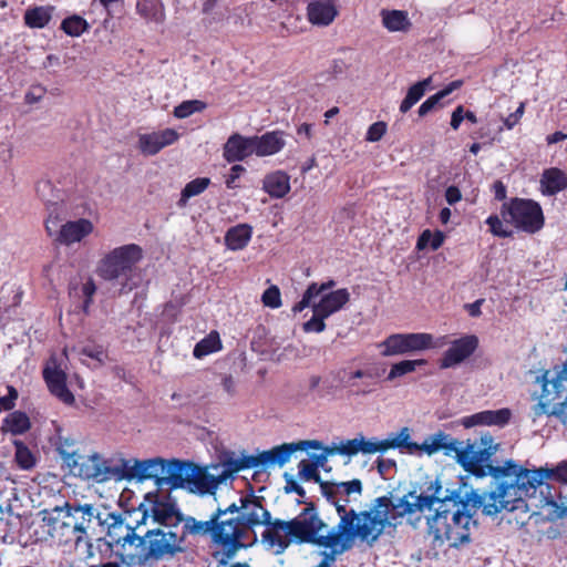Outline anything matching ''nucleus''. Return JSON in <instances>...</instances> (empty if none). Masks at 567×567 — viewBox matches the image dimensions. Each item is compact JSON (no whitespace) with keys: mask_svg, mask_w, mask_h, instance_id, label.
<instances>
[{"mask_svg":"<svg viewBox=\"0 0 567 567\" xmlns=\"http://www.w3.org/2000/svg\"><path fill=\"white\" fill-rule=\"evenodd\" d=\"M221 348L219 334L216 331L210 332L207 337L196 343L193 354L197 359H202Z\"/></svg>","mask_w":567,"mask_h":567,"instance_id":"obj_39","label":"nucleus"},{"mask_svg":"<svg viewBox=\"0 0 567 567\" xmlns=\"http://www.w3.org/2000/svg\"><path fill=\"white\" fill-rule=\"evenodd\" d=\"M186 550L184 537L179 535L178 529L146 527V530L140 534L136 551H123L121 561L127 567H143L154 561L173 559Z\"/></svg>","mask_w":567,"mask_h":567,"instance_id":"obj_5","label":"nucleus"},{"mask_svg":"<svg viewBox=\"0 0 567 567\" xmlns=\"http://www.w3.org/2000/svg\"><path fill=\"white\" fill-rule=\"evenodd\" d=\"M69 517L66 515L64 516V520L61 525V528L58 530L56 536H54L55 539L60 544L68 545L71 543L75 544V538L79 536L78 532L73 529V523L68 520Z\"/></svg>","mask_w":567,"mask_h":567,"instance_id":"obj_51","label":"nucleus"},{"mask_svg":"<svg viewBox=\"0 0 567 567\" xmlns=\"http://www.w3.org/2000/svg\"><path fill=\"white\" fill-rule=\"evenodd\" d=\"M142 257V248L138 245L121 246L101 260L97 274L113 286H118L120 293H126L138 286L140 275L136 264Z\"/></svg>","mask_w":567,"mask_h":567,"instance_id":"obj_7","label":"nucleus"},{"mask_svg":"<svg viewBox=\"0 0 567 567\" xmlns=\"http://www.w3.org/2000/svg\"><path fill=\"white\" fill-rule=\"evenodd\" d=\"M316 473H318V468L316 465H312L311 463H308L306 460H302L299 463V472H298V478L301 481H310Z\"/></svg>","mask_w":567,"mask_h":567,"instance_id":"obj_60","label":"nucleus"},{"mask_svg":"<svg viewBox=\"0 0 567 567\" xmlns=\"http://www.w3.org/2000/svg\"><path fill=\"white\" fill-rule=\"evenodd\" d=\"M51 11L52 8L50 7H35L33 9H28L24 13V23L29 28L42 29L50 22Z\"/></svg>","mask_w":567,"mask_h":567,"instance_id":"obj_37","label":"nucleus"},{"mask_svg":"<svg viewBox=\"0 0 567 567\" xmlns=\"http://www.w3.org/2000/svg\"><path fill=\"white\" fill-rule=\"evenodd\" d=\"M255 154L252 136L231 134L223 147V156L228 163L241 162Z\"/></svg>","mask_w":567,"mask_h":567,"instance_id":"obj_21","label":"nucleus"},{"mask_svg":"<svg viewBox=\"0 0 567 567\" xmlns=\"http://www.w3.org/2000/svg\"><path fill=\"white\" fill-rule=\"evenodd\" d=\"M303 501H298V504ZM306 504V502H305ZM290 540L295 544L324 545L327 537L320 532L327 528V524L319 517L313 503H307V507L295 518L288 520Z\"/></svg>","mask_w":567,"mask_h":567,"instance_id":"obj_13","label":"nucleus"},{"mask_svg":"<svg viewBox=\"0 0 567 567\" xmlns=\"http://www.w3.org/2000/svg\"><path fill=\"white\" fill-rule=\"evenodd\" d=\"M313 316L310 320L306 321L302 326L303 330L306 332H322L326 329L324 320L328 318L327 316H323L322 312L318 311L317 309H312Z\"/></svg>","mask_w":567,"mask_h":567,"instance_id":"obj_53","label":"nucleus"},{"mask_svg":"<svg viewBox=\"0 0 567 567\" xmlns=\"http://www.w3.org/2000/svg\"><path fill=\"white\" fill-rule=\"evenodd\" d=\"M336 285L337 282L333 279H330L322 284L311 282L303 292L301 300L292 307V311L296 313L301 312L306 308L310 307L315 298L327 292H330V290L334 288Z\"/></svg>","mask_w":567,"mask_h":567,"instance_id":"obj_32","label":"nucleus"},{"mask_svg":"<svg viewBox=\"0 0 567 567\" xmlns=\"http://www.w3.org/2000/svg\"><path fill=\"white\" fill-rule=\"evenodd\" d=\"M540 506H550L553 509L549 513L550 519H560L567 517V502H563L558 504L556 501V491L554 493L548 492L546 496H544V502H540Z\"/></svg>","mask_w":567,"mask_h":567,"instance_id":"obj_47","label":"nucleus"},{"mask_svg":"<svg viewBox=\"0 0 567 567\" xmlns=\"http://www.w3.org/2000/svg\"><path fill=\"white\" fill-rule=\"evenodd\" d=\"M501 215L506 223L526 233L534 234L544 226L542 207L532 199L513 198L503 204Z\"/></svg>","mask_w":567,"mask_h":567,"instance_id":"obj_15","label":"nucleus"},{"mask_svg":"<svg viewBox=\"0 0 567 567\" xmlns=\"http://www.w3.org/2000/svg\"><path fill=\"white\" fill-rule=\"evenodd\" d=\"M549 371H545L540 378L542 394L539 402L532 408L533 420L546 414L555 416L563 423L567 422V361L560 370L555 372L551 379H548Z\"/></svg>","mask_w":567,"mask_h":567,"instance_id":"obj_10","label":"nucleus"},{"mask_svg":"<svg viewBox=\"0 0 567 567\" xmlns=\"http://www.w3.org/2000/svg\"><path fill=\"white\" fill-rule=\"evenodd\" d=\"M237 523L231 520H224L217 523L214 514L208 520H197L193 516H185L181 524L179 535L184 537V544L188 535L206 536L210 535L214 543L225 547L228 558L233 557L235 553L244 547L240 542L239 529L236 527Z\"/></svg>","mask_w":567,"mask_h":567,"instance_id":"obj_11","label":"nucleus"},{"mask_svg":"<svg viewBox=\"0 0 567 567\" xmlns=\"http://www.w3.org/2000/svg\"><path fill=\"white\" fill-rule=\"evenodd\" d=\"M163 473L164 476L159 482L163 483V486L168 485L171 489L182 488L200 496L216 493L213 474L206 467H200L192 461L165 460Z\"/></svg>","mask_w":567,"mask_h":567,"instance_id":"obj_8","label":"nucleus"},{"mask_svg":"<svg viewBox=\"0 0 567 567\" xmlns=\"http://www.w3.org/2000/svg\"><path fill=\"white\" fill-rule=\"evenodd\" d=\"M338 484L334 482H329L326 488L321 489L322 495L327 498L328 502L337 505V496L339 494Z\"/></svg>","mask_w":567,"mask_h":567,"instance_id":"obj_64","label":"nucleus"},{"mask_svg":"<svg viewBox=\"0 0 567 567\" xmlns=\"http://www.w3.org/2000/svg\"><path fill=\"white\" fill-rule=\"evenodd\" d=\"M255 155L262 157L274 155L280 152L286 142L284 140V132L272 131L262 134L261 136H252Z\"/></svg>","mask_w":567,"mask_h":567,"instance_id":"obj_29","label":"nucleus"},{"mask_svg":"<svg viewBox=\"0 0 567 567\" xmlns=\"http://www.w3.org/2000/svg\"><path fill=\"white\" fill-rule=\"evenodd\" d=\"M8 394L0 398V413L2 411H10L16 406V401L19 396L17 389L12 385L7 386Z\"/></svg>","mask_w":567,"mask_h":567,"instance_id":"obj_57","label":"nucleus"},{"mask_svg":"<svg viewBox=\"0 0 567 567\" xmlns=\"http://www.w3.org/2000/svg\"><path fill=\"white\" fill-rule=\"evenodd\" d=\"M4 425L8 426L9 431L14 435L25 433L30 426L29 416L22 411H14L4 419Z\"/></svg>","mask_w":567,"mask_h":567,"instance_id":"obj_40","label":"nucleus"},{"mask_svg":"<svg viewBox=\"0 0 567 567\" xmlns=\"http://www.w3.org/2000/svg\"><path fill=\"white\" fill-rule=\"evenodd\" d=\"M284 478L286 483L284 491L286 494L296 493L300 497H305V488L296 482L295 477L291 474L285 473Z\"/></svg>","mask_w":567,"mask_h":567,"instance_id":"obj_59","label":"nucleus"},{"mask_svg":"<svg viewBox=\"0 0 567 567\" xmlns=\"http://www.w3.org/2000/svg\"><path fill=\"white\" fill-rule=\"evenodd\" d=\"M210 184L208 177H198L185 185L182 190L181 198L177 203L179 207H184L190 197L202 194Z\"/></svg>","mask_w":567,"mask_h":567,"instance_id":"obj_38","label":"nucleus"},{"mask_svg":"<svg viewBox=\"0 0 567 567\" xmlns=\"http://www.w3.org/2000/svg\"><path fill=\"white\" fill-rule=\"evenodd\" d=\"M80 354L89 357L102 363L104 358V350L101 346H85L80 350Z\"/></svg>","mask_w":567,"mask_h":567,"instance_id":"obj_62","label":"nucleus"},{"mask_svg":"<svg viewBox=\"0 0 567 567\" xmlns=\"http://www.w3.org/2000/svg\"><path fill=\"white\" fill-rule=\"evenodd\" d=\"M426 363L425 360H403L401 362L394 363L391 367V370L386 377L388 381H392L396 378L403 377L408 373L415 371L416 367L424 365Z\"/></svg>","mask_w":567,"mask_h":567,"instance_id":"obj_42","label":"nucleus"},{"mask_svg":"<svg viewBox=\"0 0 567 567\" xmlns=\"http://www.w3.org/2000/svg\"><path fill=\"white\" fill-rule=\"evenodd\" d=\"M262 499V497L255 496L251 491L248 496L240 497L243 513L236 518L227 519L237 523L236 527L239 529L240 539L245 535V528L269 524L270 513L264 508L261 504Z\"/></svg>","mask_w":567,"mask_h":567,"instance_id":"obj_19","label":"nucleus"},{"mask_svg":"<svg viewBox=\"0 0 567 567\" xmlns=\"http://www.w3.org/2000/svg\"><path fill=\"white\" fill-rule=\"evenodd\" d=\"M16 447L14 460L20 468L31 470L35 465V458L29 447L22 441L13 442Z\"/></svg>","mask_w":567,"mask_h":567,"instance_id":"obj_43","label":"nucleus"},{"mask_svg":"<svg viewBox=\"0 0 567 567\" xmlns=\"http://www.w3.org/2000/svg\"><path fill=\"white\" fill-rule=\"evenodd\" d=\"M384 507L385 501L379 496L372 501L369 509L352 511L342 517L339 524L324 535L328 544L317 545L330 549L322 553V559L332 565L337 556L349 551L353 547L355 538L373 546L390 528L388 512L384 511Z\"/></svg>","mask_w":567,"mask_h":567,"instance_id":"obj_4","label":"nucleus"},{"mask_svg":"<svg viewBox=\"0 0 567 567\" xmlns=\"http://www.w3.org/2000/svg\"><path fill=\"white\" fill-rule=\"evenodd\" d=\"M161 0H137L136 11L145 20L159 21L162 18Z\"/></svg>","mask_w":567,"mask_h":567,"instance_id":"obj_41","label":"nucleus"},{"mask_svg":"<svg viewBox=\"0 0 567 567\" xmlns=\"http://www.w3.org/2000/svg\"><path fill=\"white\" fill-rule=\"evenodd\" d=\"M105 512L99 511L92 504H70L66 503V517L68 520L73 523V529L78 532L79 536L75 538V546L79 547L82 543L87 548V557H93L92 543L87 536L94 520L101 526Z\"/></svg>","mask_w":567,"mask_h":567,"instance_id":"obj_17","label":"nucleus"},{"mask_svg":"<svg viewBox=\"0 0 567 567\" xmlns=\"http://www.w3.org/2000/svg\"><path fill=\"white\" fill-rule=\"evenodd\" d=\"M101 526H105L107 529V546L110 548L114 545L120 547L116 551L120 559L123 551H136V543H138L140 539L137 530L142 528L141 525H137V519L134 522H125L123 514L105 512L103 520H101Z\"/></svg>","mask_w":567,"mask_h":567,"instance_id":"obj_14","label":"nucleus"},{"mask_svg":"<svg viewBox=\"0 0 567 567\" xmlns=\"http://www.w3.org/2000/svg\"><path fill=\"white\" fill-rule=\"evenodd\" d=\"M288 520L269 519V524H264L266 529L262 533V542L269 547H277V553L280 554L292 543L289 537V528L286 527Z\"/></svg>","mask_w":567,"mask_h":567,"instance_id":"obj_23","label":"nucleus"},{"mask_svg":"<svg viewBox=\"0 0 567 567\" xmlns=\"http://www.w3.org/2000/svg\"><path fill=\"white\" fill-rule=\"evenodd\" d=\"M424 95V92L420 84H413L406 93V96L402 101L400 105V111L402 113H406L415 103H417L422 96Z\"/></svg>","mask_w":567,"mask_h":567,"instance_id":"obj_52","label":"nucleus"},{"mask_svg":"<svg viewBox=\"0 0 567 567\" xmlns=\"http://www.w3.org/2000/svg\"><path fill=\"white\" fill-rule=\"evenodd\" d=\"M512 416V412L507 408L499 410H486L463 419L462 424L465 427H472L474 425H506Z\"/></svg>","mask_w":567,"mask_h":567,"instance_id":"obj_27","label":"nucleus"},{"mask_svg":"<svg viewBox=\"0 0 567 567\" xmlns=\"http://www.w3.org/2000/svg\"><path fill=\"white\" fill-rule=\"evenodd\" d=\"M252 229L247 224H239L229 228L225 235V244L231 250H239L247 246Z\"/></svg>","mask_w":567,"mask_h":567,"instance_id":"obj_33","label":"nucleus"},{"mask_svg":"<svg viewBox=\"0 0 567 567\" xmlns=\"http://www.w3.org/2000/svg\"><path fill=\"white\" fill-rule=\"evenodd\" d=\"M330 452L339 455L353 456L361 453V434L352 440L341 441L339 444L330 445Z\"/></svg>","mask_w":567,"mask_h":567,"instance_id":"obj_45","label":"nucleus"},{"mask_svg":"<svg viewBox=\"0 0 567 567\" xmlns=\"http://www.w3.org/2000/svg\"><path fill=\"white\" fill-rule=\"evenodd\" d=\"M489 230L494 236L499 238H507L512 236V231L504 227L503 221L497 215H492L486 219Z\"/></svg>","mask_w":567,"mask_h":567,"instance_id":"obj_54","label":"nucleus"},{"mask_svg":"<svg viewBox=\"0 0 567 567\" xmlns=\"http://www.w3.org/2000/svg\"><path fill=\"white\" fill-rule=\"evenodd\" d=\"M388 125L383 121H379L370 125L368 128L365 140L368 142H378L380 141L384 134L386 133Z\"/></svg>","mask_w":567,"mask_h":567,"instance_id":"obj_56","label":"nucleus"},{"mask_svg":"<svg viewBox=\"0 0 567 567\" xmlns=\"http://www.w3.org/2000/svg\"><path fill=\"white\" fill-rule=\"evenodd\" d=\"M307 16L312 24L327 27L338 16V9L333 0H313L307 7Z\"/></svg>","mask_w":567,"mask_h":567,"instance_id":"obj_26","label":"nucleus"},{"mask_svg":"<svg viewBox=\"0 0 567 567\" xmlns=\"http://www.w3.org/2000/svg\"><path fill=\"white\" fill-rule=\"evenodd\" d=\"M136 513L141 514L137 525L142 527L178 529L184 520L177 501L169 493L158 491L146 493L138 507L128 513V517L132 518Z\"/></svg>","mask_w":567,"mask_h":567,"instance_id":"obj_9","label":"nucleus"},{"mask_svg":"<svg viewBox=\"0 0 567 567\" xmlns=\"http://www.w3.org/2000/svg\"><path fill=\"white\" fill-rule=\"evenodd\" d=\"M339 489L342 488L344 494L351 495V494H358L360 495L362 493V482L359 478H353L349 482H340L337 483Z\"/></svg>","mask_w":567,"mask_h":567,"instance_id":"obj_61","label":"nucleus"},{"mask_svg":"<svg viewBox=\"0 0 567 567\" xmlns=\"http://www.w3.org/2000/svg\"><path fill=\"white\" fill-rule=\"evenodd\" d=\"M493 476L496 489L491 498L496 502L486 507L488 514L496 512L522 511L527 513L526 499L534 497L537 489L540 492V502L553 487L546 482L554 480L567 483V461L556 467L527 468L514 460H506L503 464H495L489 457L484 464V477Z\"/></svg>","mask_w":567,"mask_h":567,"instance_id":"obj_2","label":"nucleus"},{"mask_svg":"<svg viewBox=\"0 0 567 567\" xmlns=\"http://www.w3.org/2000/svg\"><path fill=\"white\" fill-rule=\"evenodd\" d=\"M488 491L480 494L476 489H464L462 486L444 488L439 477L426 480L421 486V492L411 489L399 496L395 491L381 496L385 501L384 511L388 512L389 526L393 530L402 524L404 517L412 525L421 522L425 511L434 513L426 517V524L434 538L446 540L451 547L457 548L471 543L472 530L477 527L475 514L482 507L486 516H496L501 512L492 514L487 512L491 498L496 489L494 477L489 476ZM495 505H498L495 502Z\"/></svg>","mask_w":567,"mask_h":567,"instance_id":"obj_1","label":"nucleus"},{"mask_svg":"<svg viewBox=\"0 0 567 567\" xmlns=\"http://www.w3.org/2000/svg\"><path fill=\"white\" fill-rule=\"evenodd\" d=\"M87 28L86 20L75 14L65 18L61 23V29L70 37H80Z\"/></svg>","mask_w":567,"mask_h":567,"instance_id":"obj_44","label":"nucleus"},{"mask_svg":"<svg viewBox=\"0 0 567 567\" xmlns=\"http://www.w3.org/2000/svg\"><path fill=\"white\" fill-rule=\"evenodd\" d=\"M318 442L320 444H322L320 441H318ZM319 450H322L323 452L320 454H311L310 455V457L312 460L311 464L316 465L317 468H319V467L324 468V464L327 463L328 456L334 455V453L330 452V446L321 445V447Z\"/></svg>","mask_w":567,"mask_h":567,"instance_id":"obj_63","label":"nucleus"},{"mask_svg":"<svg viewBox=\"0 0 567 567\" xmlns=\"http://www.w3.org/2000/svg\"><path fill=\"white\" fill-rule=\"evenodd\" d=\"M463 84L462 80H455L451 82L447 86H445L443 90L439 91L434 95L430 96L427 100H425L419 107V115L425 116L427 113L432 112L434 109H436L439 105H441V101L446 97L449 94H451L453 91L460 89Z\"/></svg>","mask_w":567,"mask_h":567,"instance_id":"obj_36","label":"nucleus"},{"mask_svg":"<svg viewBox=\"0 0 567 567\" xmlns=\"http://www.w3.org/2000/svg\"><path fill=\"white\" fill-rule=\"evenodd\" d=\"M179 137V134L174 128H165L159 132L151 134H143L140 136V150L145 155H155L164 147L172 145Z\"/></svg>","mask_w":567,"mask_h":567,"instance_id":"obj_22","label":"nucleus"},{"mask_svg":"<svg viewBox=\"0 0 567 567\" xmlns=\"http://www.w3.org/2000/svg\"><path fill=\"white\" fill-rule=\"evenodd\" d=\"M58 452L70 474L75 477L95 483L117 481V466H111L97 452L85 455L78 451H68L63 445L58 446Z\"/></svg>","mask_w":567,"mask_h":567,"instance_id":"obj_12","label":"nucleus"},{"mask_svg":"<svg viewBox=\"0 0 567 567\" xmlns=\"http://www.w3.org/2000/svg\"><path fill=\"white\" fill-rule=\"evenodd\" d=\"M478 347V338L467 334L451 342V347L444 352L440 362L441 369H447L462 363L470 358Z\"/></svg>","mask_w":567,"mask_h":567,"instance_id":"obj_20","label":"nucleus"},{"mask_svg":"<svg viewBox=\"0 0 567 567\" xmlns=\"http://www.w3.org/2000/svg\"><path fill=\"white\" fill-rule=\"evenodd\" d=\"M56 234L55 240L62 245H72L81 241L84 237L93 231V224L85 218L68 221L63 224L60 230H54Z\"/></svg>","mask_w":567,"mask_h":567,"instance_id":"obj_25","label":"nucleus"},{"mask_svg":"<svg viewBox=\"0 0 567 567\" xmlns=\"http://www.w3.org/2000/svg\"><path fill=\"white\" fill-rule=\"evenodd\" d=\"M389 451L388 441L384 440H378L377 437H371L367 440L361 434V453L362 454H374V453H385Z\"/></svg>","mask_w":567,"mask_h":567,"instance_id":"obj_49","label":"nucleus"},{"mask_svg":"<svg viewBox=\"0 0 567 567\" xmlns=\"http://www.w3.org/2000/svg\"><path fill=\"white\" fill-rule=\"evenodd\" d=\"M262 188L270 197L282 198L290 190V177L282 171H277L265 176Z\"/></svg>","mask_w":567,"mask_h":567,"instance_id":"obj_30","label":"nucleus"},{"mask_svg":"<svg viewBox=\"0 0 567 567\" xmlns=\"http://www.w3.org/2000/svg\"><path fill=\"white\" fill-rule=\"evenodd\" d=\"M121 464L117 465V481H136L144 482L153 480L155 485L161 488L163 483L159 482L161 477L164 476V464L165 458L153 457L146 460L131 458L120 460Z\"/></svg>","mask_w":567,"mask_h":567,"instance_id":"obj_16","label":"nucleus"},{"mask_svg":"<svg viewBox=\"0 0 567 567\" xmlns=\"http://www.w3.org/2000/svg\"><path fill=\"white\" fill-rule=\"evenodd\" d=\"M383 357L411 354L433 348V337L430 333H394L379 344Z\"/></svg>","mask_w":567,"mask_h":567,"instance_id":"obj_18","label":"nucleus"},{"mask_svg":"<svg viewBox=\"0 0 567 567\" xmlns=\"http://www.w3.org/2000/svg\"><path fill=\"white\" fill-rule=\"evenodd\" d=\"M261 300L265 306L278 308L281 306L280 290L277 286H270L262 293Z\"/></svg>","mask_w":567,"mask_h":567,"instance_id":"obj_55","label":"nucleus"},{"mask_svg":"<svg viewBox=\"0 0 567 567\" xmlns=\"http://www.w3.org/2000/svg\"><path fill=\"white\" fill-rule=\"evenodd\" d=\"M38 196L47 204H56L60 196L50 181H40L35 187Z\"/></svg>","mask_w":567,"mask_h":567,"instance_id":"obj_50","label":"nucleus"},{"mask_svg":"<svg viewBox=\"0 0 567 567\" xmlns=\"http://www.w3.org/2000/svg\"><path fill=\"white\" fill-rule=\"evenodd\" d=\"M350 300V293L346 288H341L334 291L327 292L321 295V298L318 302L312 300L311 308L317 309L322 312L323 316L328 318L338 312L347 305Z\"/></svg>","mask_w":567,"mask_h":567,"instance_id":"obj_28","label":"nucleus"},{"mask_svg":"<svg viewBox=\"0 0 567 567\" xmlns=\"http://www.w3.org/2000/svg\"><path fill=\"white\" fill-rule=\"evenodd\" d=\"M82 295L84 297V301L82 305V309L84 312H87L90 305L92 303V298L96 291V286L92 279H89L83 286H82Z\"/></svg>","mask_w":567,"mask_h":567,"instance_id":"obj_58","label":"nucleus"},{"mask_svg":"<svg viewBox=\"0 0 567 567\" xmlns=\"http://www.w3.org/2000/svg\"><path fill=\"white\" fill-rule=\"evenodd\" d=\"M385 440L389 450H406L410 454L424 452L427 455L443 452L446 456H454L464 471L476 478H484V464L498 450V444H494V439L489 433L482 434L480 440L474 442L467 440L463 445V442L439 431L426 436L423 443L419 444L411 441L410 429L404 426L398 433H391Z\"/></svg>","mask_w":567,"mask_h":567,"instance_id":"obj_3","label":"nucleus"},{"mask_svg":"<svg viewBox=\"0 0 567 567\" xmlns=\"http://www.w3.org/2000/svg\"><path fill=\"white\" fill-rule=\"evenodd\" d=\"M43 378L50 392L65 404L74 403V395L66 386V374L61 369L47 367L43 370Z\"/></svg>","mask_w":567,"mask_h":567,"instance_id":"obj_24","label":"nucleus"},{"mask_svg":"<svg viewBox=\"0 0 567 567\" xmlns=\"http://www.w3.org/2000/svg\"><path fill=\"white\" fill-rule=\"evenodd\" d=\"M321 444L317 440H305L292 443H284L274 446L270 450L258 452L256 455L241 454L240 457L227 456L223 460L224 467L219 475H213L216 489L228 477L244 470L255 468L256 473L266 471L270 466H284L297 451H307L308 449H320Z\"/></svg>","mask_w":567,"mask_h":567,"instance_id":"obj_6","label":"nucleus"},{"mask_svg":"<svg viewBox=\"0 0 567 567\" xmlns=\"http://www.w3.org/2000/svg\"><path fill=\"white\" fill-rule=\"evenodd\" d=\"M206 109V103L199 100H188L182 102L174 109V115L177 118H186L196 112H202Z\"/></svg>","mask_w":567,"mask_h":567,"instance_id":"obj_48","label":"nucleus"},{"mask_svg":"<svg viewBox=\"0 0 567 567\" xmlns=\"http://www.w3.org/2000/svg\"><path fill=\"white\" fill-rule=\"evenodd\" d=\"M443 241L444 235L442 231L437 230L432 234L431 230L425 229L417 238L416 248L423 250L430 246L432 250H436L443 245Z\"/></svg>","mask_w":567,"mask_h":567,"instance_id":"obj_46","label":"nucleus"},{"mask_svg":"<svg viewBox=\"0 0 567 567\" xmlns=\"http://www.w3.org/2000/svg\"><path fill=\"white\" fill-rule=\"evenodd\" d=\"M542 192L545 195H556L567 187V177L558 168L546 169L540 179Z\"/></svg>","mask_w":567,"mask_h":567,"instance_id":"obj_31","label":"nucleus"},{"mask_svg":"<svg viewBox=\"0 0 567 567\" xmlns=\"http://www.w3.org/2000/svg\"><path fill=\"white\" fill-rule=\"evenodd\" d=\"M381 17L383 27L390 32H405L411 28V21L405 11L383 9Z\"/></svg>","mask_w":567,"mask_h":567,"instance_id":"obj_34","label":"nucleus"},{"mask_svg":"<svg viewBox=\"0 0 567 567\" xmlns=\"http://www.w3.org/2000/svg\"><path fill=\"white\" fill-rule=\"evenodd\" d=\"M66 514V503L62 506H55L53 508H44L39 512V516L43 524L48 527V534L54 538L56 536L58 530L61 528V525L64 520V516Z\"/></svg>","mask_w":567,"mask_h":567,"instance_id":"obj_35","label":"nucleus"}]
</instances>
